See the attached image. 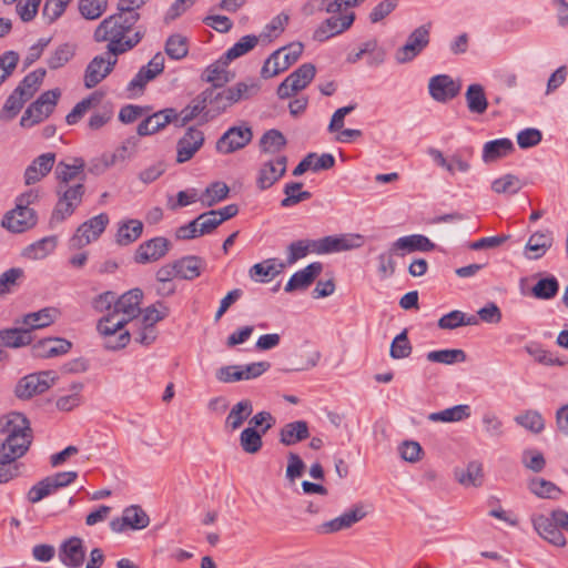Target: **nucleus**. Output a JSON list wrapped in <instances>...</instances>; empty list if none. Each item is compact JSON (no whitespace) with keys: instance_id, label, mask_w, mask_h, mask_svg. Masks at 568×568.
Returning <instances> with one entry per match:
<instances>
[{"instance_id":"obj_1","label":"nucleus","mask_w":568,"mask_h":568,"mask_svg":"<svg viewBox=\"0 0 568 568\" xmlns=\"http://www.w3.org/2000/svg\"><path fill=\"white\" fill-rule=\"evenodd\" d=\"M0 434L4 436L0 449L14 455L17 453L26 455L33 440L30 422L19 412H10L0 417Z\"/></svg>"},{"instance_id":"obj_2","label":"nucleus","mask_w":568,"mask_h":568,"mask_svg":"<svg viewBox=\"0 0 568 568\" xmlns=\"http://www.w3.org/2000/svg\"><path fill=\"white\" fill-rule=\"evenodd\" d=\"M136 22H128L126 17L114 13L100 22L94 31V40L98 42L108 41L112 44L118 41V47L125 48V52L135 47L142 39L140 31L132 32Z\"/></svg>"},{"instance_id":"obj_3","label":"nucleus","mask_w":568,"mask_h":568,"mask_svg":"<svg viewBox=\"0 0 568 568\" xmlns=\"http://www.w3.org/2000/svg\"><path fill=\"white\" fill-rule=\"evenodd\" d=\"M84 193L85 186L83 182H78L74 185H57L55 194L58 196V201L52 211L50 224L54 225L61 223L67 217L71 216L75 209L81 204Z\"/></svg>"},{"instance_id":"obj_4","label":"nucleus","mask_w":568,"mask_h":568,"mask_svg":"<svg viewBox=\"0 0 568 568\" xmlns=\"http://www.w3.org/2000/svg\"><path fill=\"white\" fill-rule=\"evenodd\" d=\"M130 323L125 317L112 310L99 320L97 329L104 337V347L118 351L125 347L130 342V332L123 327Z\"/></svg>"},{"instance_id":"obj_5","label":"nucleus","mask_w":568,"mask_h":568,"mask_svg":"<svg viewBox=\"0 0 568 568\" xmlns=\"http://www.w3.org/2000/svg\"><path fill=\"white\" fill-rule=\"evenodd\" d=\"M57 381V374L53 371H41L23 376L14 387V395L22 400L32 398L36 395L43 394Z\"/></svg>"},{"instance_id":"obj_6","label":"nucleus","mask_w":568,"mask_h":568,"mask_svg":"<svg viewBox=\"0 0 568 568\" xmlns=\"http://www.w3.org/2000/svg\"><path fill=\"white\" fill-rule=\"evenodd\" d=\"M60 95L59 89L43 92L27 108L20 120V125L30 128L45 120L53 112Z\"/></svg>"},{"instance_id":"obj_7","label":"nucleus","mask_w":568,"mask_h":568,"mask_svg":"<svg viewBox=\"0 0 568 568\" xmlns=\"http://www.w3.org/2000/svg\"><path fill=\"white\" fill-rule=\"evenodd\" d=\"M109 224V216L106 213H100L97 216L82 223L75 234L70 239L71 248H81L92 241H95L105 230Z\"/></svg>"},{"instance_id":"obj_8","label":"nucleus","mask_w":568,"mask_h":568,"mask_svg":"<svg viewBox=\"0 0 568 568\" xmlns=\"http://www.w3.org/2000/svg\"><path fill=\"white\" fill-rule=\"evenodd\" d=\"M303 44L293 42L274 51L264 62L261 71H286L303 53Z\"/></svg>"},{"instance_id":"obj_9","label":"nucleus","mask_w":568,"mask_h":568,"mask_svg":"<svg viewBox=\"0 0 568 568\" xmlns=\"http://www.w3.org/2000/svg\"><path fill=\"white\" fill-rule=\"evenodd\" d=\"M314 244L315 253L328 254L358 248L364 244V236L361 234H343L339 236L328 235L316 240Z\"/></svg>"},{"instance_id":"obj_10","label":"nucleus","mask_w":568,"mask_h":568,"mask_svg":"<svg viewBox=\"0 0 568 568\" xmlns=\"http://www.w3.org/2000/svg\"><path fill=\"white\" fill-rule=\"evenodd\" d=\"M150 518L139 505L126 507L121 517L113 518L110 521V528L114 532H123L130 528L133 530L144 529L149 526Z\"/></svg>"},{"instance_id":"obj_11","label":"nucleus","mask_w":568,"mask_h":568,"mask_svg":"<svg viewBox=\"0 0 568 568\" xmlns=\"http://www.w3.org/2000/svg\"><path fill=\"white\" fill-rule=\"evenodd\" d=\"M202 79L203 81L212 84V88L206 89L203 92L210 93V98H206V101L209 104L215 105L219 112L225 111L229 106L235 103L229 101L227 88L222 91H216L232 80V78L229 77V73H206V77H203Z\"/></svg>"},{"instance_id":"obj_12","label":"nucleus","mask_w":568,"mask_h":568,"mask_svg":"<svg viewBox=\"0 0 568 568\" xmlns=\"http://www.w3.org/2000/svg\"><path fill=\"white\" fill-rule=\"evenodd\" d=\"M1 224L13 233H22L37 224V214L31 207L16 204L13 210L6 213Z\"/></svg>"},{"instance_id":"obj_13","label":"nucleus","mask_w":568,"mask_h":568,"mask_svg":"<svg viewBox=\"0 0 568 568\" xmlns=\"http://www.w3.org/2000/svg\"><path fill=\"white\" fill-rule=\"evenodd\" d=\"M253 138L250 126H232L216 142L220 153L229 154L246 146Z\"/></svg>"},{"instance_id":"obj_14","label":"nucleus","mask_w":568,"mask_h":568,"mask_svg":"<svg viewBox=\"0 0 568 568\" xmlns=\"http://www.w3.org/2000/svg\"><path fill=\"white\" fill-rule=\"evenodd\" d=\"M287 156L277 155L274 160L265 161L257 174L256 185L264 191L273 186L286 172Z\"/></svg>"},{"instance_id":"obj_15","label":"nucleus","mask_w":568,"mask_h":568,"mask_svg":"<svg viewBox=\"0 0 568 568\" xmlns=\"http://www.w3.org/2000/svg\"><path fill=\"white\" fill-rule=\"evenodd\" d=\"M209 92H201L195 97L185 108L180 112L176 111L175 125L185 126L187 123L202 115L201 123H206L213 115L206 110L209 103L206 98H210Z\"/></svg>"},{"instance_id":"obj_16","label":"nucleus","mask_w":568,"mask_h":568,"mask_svg":"<svg viewBox=\"0 0 568 568\" xmlns=\"http://www.w3.org/2000/svg\"><path fill=\"white\" fill-rule=\"evenodd\" d=\"M171 242L164 236H156L139 245L134 261L140 264L156 262L170 251Z\"/></svg>"},{"instance_id":"obj_17","label":"nucleus","mask_w":568,"mask_h":568,"mask_svg":"<svg viewBox=\"0 0 568 568\" xmlns=\"http://www.w3.org/2000/svg\"><path fill=\"white\" fill-rule=\"evenodd\" d=\"M204 133L195 126H190L176 143V162L185 163L203 146Z\"/></svg>"},{"instance_id":"obj_18","label":"nucleus","mask_w":568,"mask_h":568,"mask_svg":"<svg viewBox=\"0 0 568 568\" xmlns=\"http://www.w3.org/2000/svg\"><path fill=\"white\" fill-rule=\"evenodd\" d=\"M258 42V38L254 34L242 37L233 47H231L219 60L211 63L204 71H224V69L234 60L237 59L252 49Z\"/></svg>"},{"instance_id":"obj_19","label":"nucleus","mask_w":568,"mask_h":568,"mask_svg":"<svg viewBox=\"0 0 568 568\" xmlns=\"http://www.w3.org/2000/svg\"><path fill=\"white\" fill-rule=\"evenodd\" d=\"M354 12H346L339 16H332L326 19L313 34L314 40L323 42L334 36L347 30L354 22Z\"/></svg>"},{"instance_id":"obj_20","label":"nucleus","mask_w":568,"mask_h":568,"mask_svg":"<svg viewBox=\"0 0 568 568\" xmlns=\"http://www.w3.org/2000/svg\"><path fill=\"white\" fill-rule=\"evenodd\" d=\"M460 83L453 80L449 75L438 73L429 80V94L435 101L447 102L458 95Z\"/></svg>"},{"instance_id":"obj_21","label":"nucleus","mask_w":568,"mask_h":568,"mask_svg":"<svg viewBox=\"0 0 568 568\" xmlns=\"http://www.w3.org/2000/svg\"><path fill=\"white\" fill-rule=\"evenodd\" d=\"M60 561L69 568L82 567L85 559V547L80 537H70L59 548Z\"/></svg>"},{"instance_id":"obj_22","label":"nucleus","mask_w":568,"mask_h":568,"mask_svg":"<svg viewBox=\"0 0 568 568\" xmlns=\"http://www.w3.org/2000/svg\"><path fill=\"white\" fill-rule=\"evenodd\" d=\"M176 110L166 108L158 111L144 119L136 129L140 136H146L164 129L169 123L175 124Z\"/></svg>"},{"instance_id":"obj_23","label":"nucleus","mask_w":568,"mask_h":568,"mask_svg":"<svg viewBox=\"0 0 568 568\" xmlns=\"http://www.w3.org/2000/svg\"><path fill=\"white\" fill-rule=\"evenodd\" d=\"M72 348V343L62 337H48L32 345V356L50 358L67 354Z\"/></svg>"},{"instance_id":"obj_24","label":"nucleus","mask_w":568,"mask_h":568,"mask_svg":"<svg viewBox=\"0 0 568 568\" xmlns=\"http://www.w3.org/2000/svg\"><path fill=\"white\" fill-rule=\"evenodd\" d=\"M143 292L140 288H133L122 294L114 304L113 311L125 317L129 322H133L141 313L140 304Z\"/></svg>"},{"instance_id":"obj_25","label":"nucleus","mask_w":568,"mask_h":568,"mask_svg":"<svg viewBox=\"0 0 568 568\" xmlns=\"http://www.w3.org/2000/svg\"><path fill=\"white\" fill-rule=\"evenodd\" d=\"M54 162L55 154L52 152L43 153L37 156L24 171L23 179L26 185H32L40 182L50 173Z\"/></svg>"},{"instance_id":"obj_26","label":"nucleus","mask_w":568,"mask_h":568,"mask_svg":"<svg viewBox=\"0 0 568 568\" xmlns=\"http://www.w3.org/2000/svg\"><path fill=\"white\" fill-rule=\"evenodd\" d=\"M366 510L363 505H355L353 508L346 510L341 516L324 523L321 530L324 534H332L339 530L348 529L354 524L358 523L366 516Z\"/></svg>"},{"instance_id":"obj_27","label":"nucleus","mask_w":568,"mask_h":568,"mask_svg":"<svg viewBox=\"0 0 568 568\" xmlns=\"http://www.w3.org/2000/svg\"><path fill=\"white\" fill-rule=\"evenodd\" d=\"M365 59L368 67H378L385 60V51L378 45L376 39H371L362 43L356 52H351L347 55V61L355 63Z\"/></svg>"},{"instance_id":"obj_28","label":"nucleus","mask_w":568,"mask_h":568,"mask_svg":"<svg viewBox=\"0 0 568 568\" xmlns=\"http://www.w3.org/2000/svg\"><path fill=\"white\" fill-rule=\"evenodd\" d=\"M554 244V235L549 230L532 233L526 245L525 256L529 260L541 258Z\"/></svg>"},{"instance_id":"obj_29","label":"nucleus","mask_w":568,"mask_h":568,"mask_svg":"<svg viewBox=\"0 0 568 568\" xmlns=\"http://www.w3.org/2000/svg\"><path fill=\"white\" fill-rule=\"evenodd\" d=\"M322 263L313 262L303 270L295 272L286 283L285 292L292 293L298 290H306L322 273Z\"/></svg>"},{"instance_id":"obj_30","label":"nucleus","mask_w":568,"mask_h":568,"mask_svg":"<svg viewBox=\"0 0 568 568\" xmlns=\"http://www.w3.org/2000/svg\"><path fill=\"white\" fill-rule=\"evenodd\" d=\"M532 523L536 531L541 538L557 547L566 546L567 540L564 534L550 517L539 515L534 518Z\"/></svg>"},{"instance_id":"obj_31","label":"nucleus","mask_w":568,"mask_h":568,"mask_svg":"<svg viewBox=\"0 0 568 568\" xmlns=\"http://www.w3.org/2000/svg\"><path fill=\"white\" fill-rule=\"evenodd\" d=\"M435 244L425 235L413 234L399 237L392 244V252L405 253L412 252H429L434 250Z\"/></svg>"},{"instance_id":"obj_32","label":"nucleus","mask_w":568,"mask_h":568,"mask_svg":"<svg viewBox=\"0 0 568 568\" xmlns=\"http://www.w3.org/2000/svg\"><path fill=\"white\" fill-rule=\"evenodd\" d=\"M85 162L82 158H74L73 163L69 164L67 162H59L55 166L54 174L58 180V185L67 184L70 182L79 180L83 182L85 179L84 174Z\"/></svg>"},{"instance_id":"obj_33","label":"nucleus","mask_w":568,"mask_h":568,"mask_svg":"<svg viewBox=\"0 0 568 568\" xmlns=\"http://www.w3.org/2000/svg\"><path fill=\"white\" fill-rule=\"evenodd\" d=\"M315 73H290L277 88L280 99H288L305 89L314 79Z\"/></svg>"},{"instance_id":"obj_34","label":"nucleus","mask_w":568,"mask_h":568,"mask_svg":"<svg viewBox=\"0 0 568 568\" xmlns=\"http://www.w3.org/2000/svg\"><path fill=\"white\" fill-rule=\"evenodd\" d=\"M118 41L106 45V51L95 55L88 64L85 71H112L118 55L125 52V48L118 47Z\"/></svg>"},{"instance_id":"obj_35","label":"nucleus","mask_w":568,"mask_h":568,"mask_svg":"<svg viewBox=\"0 0 568 568\" xmlns=\"http://www.w3.org/2000/svg\"><path fill=\"white\" fill-rule=\"evenodd\" d=\"M59 315V311L54 307H44L38 312L26 314L21 320H17V324L26 325V329H39L51 325Z\"/></svg>"},{"instance_id":"obj_36","label":"nucleus","mask_w":568,"mask_h":568,"mask_svg":"<svg viewBox=\"0 0 568 568\" xmlns=\"http://www.w3.org/2000/svg\"><path fill=\"white\" fill-rule=\"evenodd\" d=\"M262 80L258 78H247L227 88L229 101L239 102L251 99L260 93Z\"/></svg>"},{"instance_id":"obj_37","label":"nucleus","mask_w":568,"mask_h":568,"mask_svg":"<svg viewBox=\"0 0 568 568\" xmlns=\"http://www.w3.org/2000/svg\"><path fill=\"white\" fill-rule=\"evenodd\" d=\"M310 437L308 424L296 420L285 424L280 430V443L292 446Z\"/></svg>"},{"instance_id":"obj_38","label":"nucleus","mask_w":568,"mask_h":568,"mask_svg":"<svg viewBox=\"0 0 568 568\" xmlns=\"http://www.w3.org/2000/svg\"><path fill=\"white\" fill-rule=\"evenodd\" d=\"M455 479L464 487H480L484 481L483 465L469 462L465 468H456Z\"/></svg>"},{"instance_id":"obj_39","label":"nucleus","mask_w":568,"mask_h":568,"mask_svg":"<svg viewBox=\"0 0 568 568\" xmlns=\"http://www.w3.org/2000/svg\"><path fill=\"white\" fill-rule=\"evenodd\" d=\"M23 456L0 449V484H6L20 475L22 464L18 459Z\"/></svg>"},{"instance_id":"obj_40","label":"nucleus","mask_w":568,"mask_h":568,"mask_svg":"<svg viewBox=\"0 0 568 568\" xmlns=\"http://www.w3.org/2000/svg\"><path fill=\"white\" fill-rule=\"evenodd\" d=\"M252 413L253 404L251 399H242L237 402L235 405H233L225 418V429L231 432L239 429L244 424V422L248 419Z\"/></svg>"},{"instance_id":"obj_41","label":"nucleus","mask_w":568,"mask_h":568,"mask_svg":"<svg viewBox=\"0 0 568 568\" xmlns=\"http://www.w3.org/2000/svg\"><path fill=\"white\" fill-rule=\"evenodd\" d=\"M514 151V144L509 139L503 138L486 142L483 148V161L494 162Z\"/></svg>"},{"instance_id":"obj_42","label":"nucleus","mask_w":568,"mask_h":568,"mask_svg":"<svg viewBox=\"0 0 568 568\" xmlns=\"http://www.w3.org/2000/svg\"><path fill=\"white\" fill-rule=\"evenodd\" d=\"M176 275L183 280H194L199 277L203 268V260L195 255L184 256L175 262Z\"/></svg>"},{"instance_id":"obj_43","label":"nucleus","mask_w":568,"mask_h":568,"mask_svg":"<svg viewBox=\"0 0 568 568\" xmlns=\"http://www.w3.org/2000/svg\"><path fill=\"white\" fill-rule=\"evenodd\" d=\"M285 267L284 263L276 264L275 258H268L261 263L254 264L250 268L251 278L260 282H270L273 277L278 275Z\"/></svg>"},{"instance_id":"obj_44","label":"nucleus","mask_w":568,"mask_h":568,"mask_svg":"<svg viewBox=\"0 0 568 568\" xmlns=\"http://www.w3.org/2000/svg\"><path fill=\"white\" fill-rule=\"evenodd\" d=\"M143 232V223L140 220L131 219L120 223L116 232V243L125 246L135 242Z\"/></svg>"},{"instance_id":"obj_45","label":"nucleus","mask_w":568,"mask_h":568,"mask_svg":"<svg viewBox=\"0 0 568 568\" xmlns=\"http://www.w3.org/2000/svg\"><path fill=\"white\" fill-rule=\"evenodd\" d=\"M468 111L473 114H483L488 108V101L483 85L470 84L465 93Z\"/></svg>"},{"instance_id":"obj_46","label":"nucleus","mask_w":568,"mask_h":568,"mask_svg":"<svg viewBox=\"0 0 568 568\" xmlns=\"http://www.w3.org/2000/svg\"><path fill=\"white\" fill-rule=\"evenodd\" d=\"M286 144V138L276 129L267 130L260 140V149L263 154H277L285 149Z\"/></svg>"},{"instance_id":"obj_47","label":"nucleus","mask_w":568,"mask_h":568,"mask_svg":"<svg viewBox=\"0 0 568 568\" xmlns=\"http://www.w3.org/2000/svg\"><path fill=\"white\" fill-rule=\"evenodd\" d=\"M103 98V93L95 91L89 97L78 102L73 109L67 114L65 121L69 125L77 124L83 115L91 110L93 106L100 103Z\"/></svg>"},{"instance_id":"obj_48","label":"nucleus","mask_w":568,"mask_h":568,"mask_svg":"<svg viewBox=\"0 0 568 568\" xmlns=\"http://www.w3.org/2000/svg\"><path fill=\"white\" fill-rule=\"evenodd\" d=\"M0 341L7 347L18 348L31 344L30 329L13 327L0 331Z\"/></svg>"},{"instance_id":"obj_49","label":"nucleus","mask_w":568,"mask_h":568,"mask_svg":"<svg viewBox=\"0 0 568 568\" xmlns=\"http://www.w3.org/2000/svg\"><path fill=\"white\" fill-rule=\"evenodd\" d=\"M470 416L469 405H456L440 412L432 413L428 419L434 423H454Z\"/></svg>"},{"instance_id":"obj_50","label":"nucleus","mask_w":568,"mask_h":568,"mask_svg":"<svg viewBox=\"0 0 568 568\" xmlns=\"http://www.w3.org/2000/svg\"><path fill=\"white\" fill-rule=\"evenodd\" d=\"M57 246L55 236L43 237L30 245H28L22 255L29 260H41L48 256Z\"/></svg>"},{"instance_id":"obj_51","label":"nucleus","mask_w":568,"mask_h":568,"mask_svg":"<svg viewBox=\"0 0 568 568\" xmlns=\"http://www.w3.org/2000/svg\"><path fill=\"white\" fill-rule=\"evenodd\" d=\"M302 182L286 183L283 189L285 197L281 201V206L291 207L303 201L310 200L312 197V193L308 191H302Z\"/></svg>"},{"instance_id":"obj_52","label":"nucleus","mask_w":568,"mask_h":568,"mask_svg":"<svg viewBox=\"0 0 568 568\" xmlns=\"http://www.w3.org/2000/svg\"><path fill=\"white\" fill-rule=\"evenodd\" d=\"M428 362L439 363L445 365H454L456 363H463L467 356L463 349H439L428 352L426 355Z\"/></svg>"},{"instance_id":"obj_53","label":"nucleus","mask_w":568,"mask_h":568,"mask_svg":"<svg viewBox=\"0 0 568 568\" xmlns=\"http://www.w3.org/2000/svg\"><path fill=\"white\" fill-rule=\"evenodd\" d=\"M44 75L45 73H28L14 90L27 102L40 89Z\"/></svg>"},{"instance_id":"obj_54","label":"nucleus","mask_w":568,"mask_h":568,"mask_svg":"<svg viewBox=\"0 0 568 568\" xmlns=\"http://www.w3.org/2000/svg\"><path fill=\"white\" fill-rule=\"evenodd\" d=\"M264 434L261 430H255L253 427H246L240 435V446L247 454H256L263 446Z\"/></svg>"},{"instance_id":"obj_55","label":"nucleus","mask_w":568,"mask_h":568,"mask_svg":"<svg viewBox=\"0 0 568 568\" xmlns=\"http://www.w3.org/2000/svg\"><path fill=\"white\" fill-rule=\"evenodd\" d=\"M75 45L63 43L59 45L48 58V67L51 70L63 68L74 55Z\"/></svg>"},{"instance_id":"obj_56","label":"nucleus","mask_w":568,"mask_h":568,"mask_svg":"<svg viewBox=\"0 0 568 568\" xmlns=\"http://www.w3.org/2000/svg\"><path fill=\"white\" fill-rule=\"evenodd\" d=\"M169 315V308L162 303L158 302L154 305L148 306L142 314L141 318H136L135 321L141 323L142 325H148L149 327H155V324L162 320H164Z\"/></svg>"},{"instance_id":"obj_57","label":"nucleus","mask_w":568,"mask_h":568,"mask_svg":"<svg viewBox=\"0 0 568 568\" xmlns=\"http://www.w3.org/2000/svg\"><path fill=\"white\" fill-rule=\"evenodd\" d=\"M24 276V272L20 267H12L0 275V297L10 294L14 287L19 286L20 280Z\"/></svg>"},{"instance_id":"obj_58","label":"nucleus","mask_w":568,"mask_h":568,"mask_svg":"<svg viewBox=\"0 0 568 568\" xmlns=\"http://www.w3.org/2000/svg\"><path fill=\"white\" fill-rule=\"evenodd\" d=\"M515 422L534 434H539L545 428V422L537 410H527L517 415Z\"/></svg>"},{"instance_id":"obj_59","label":"nucleus","mask_w":568,"mask_h":568,"mask_svg":"<svg viewBox=\"0 0 568 568\" xmlns=\"http://www.w3.org/2000/svg\"><path fill=\"white\" fill-rule=\"evenodd\" d=\"M79 11L88 20L100 18L108 8V0H79Z\"/></svg>"},{"instance_id":"obj_60","label":"nucleus","mask_w":568,"mask_h":568,"mask_svg":"<svg viewBox=\"0 0 568 568\" xmlns=\"http://www.w3.org/2000/svg\"><path fill=\"white\" fill-rule=\"evenodd\" d=\"M316 240H300L292 242L287 247V264L292 265L298 260L305 257L310 251L314 252Z\"/></svg>"},{"instance_id":"obj_61","label":"nucleus","mask_w":568,"mask_h":568,"mask_svg":"<svg viewBox=\"0 0 568 568\" xmlns=\"http://www.w3.org/2000/svg\"><path fill=\"white\" fill-rule=\"evenodd\" d=\"M187 39L181 34L169 37L165 43V53L172 60H181L187 54Z\"/></svg>"},{"instance_id":"obj_62","label":"nucleus","mask_w":568,"mask_h":568,"mask_svg":"<svg viewBox=\"0 0 568 568\" xmlns=\"http://www.w3.org/2000/svg\"><path fill=\"white\" fill-rule=\"evenodd\" d=\"M559 284L555 276L539 280L532 287V294L540 300H550L558 293Z\"/></svg>"},{"instance_id":"obj_63","label":"nucleus","mask_w":568,"mask_h":568,"mask_svg":"<svg viewBox=\"0 0 568 568\" xmlns=\"http://www.w3.org/2000/svg\"><path fill=\"white\" fill-rule=\"evenodd\" d=\"M26 101L17 93L16 90L7 98L1 111H0V120L2 121H11L14 119L18 113L23 108Z\"/></svg>"},{"instance_id":"obj_64","label":"nucleus","mask_w":568,"mask_h":568,"mask_svg":"<svg viewBox=\"0 0 568 568\" xmlns=\"http://www.w3.org/2000/svg\"><path fill=\"white\" fill-rule=\"evenodd\" d=\"M412 345L407 337V329L399 333L392 342L389 355L394 359L406 358L412 353Z\"/></svg>"}]
</instances>
